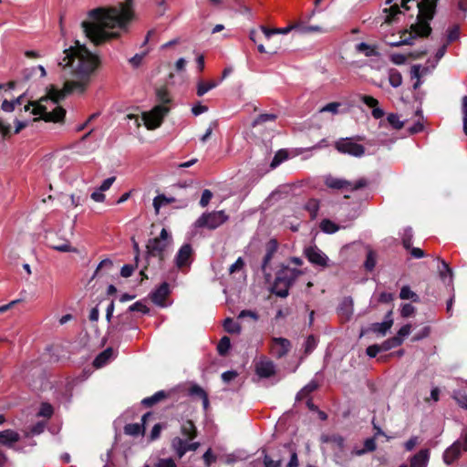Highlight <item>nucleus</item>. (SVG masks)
I'll list each match as a JSON object with an SVG mask.
<instances>
[{
  "mask_svg": "<svg viewBox=\"0 0 467 467\" xmlns=\"http://www.w3.org/2000/svg\"><path fill=\"white\" fill-rule=\"evenodd\" d=\"M99 57L91 53L79 41L76 45L66 48L63 57L58 60L57 65L62 67L64 76H69L64 83L63 89L52 87L47 96L37 101L31 102L25 106L28 111L32 108L33 115H39L45 121L60 122L64 119L66 110L58 106V102L67 94L72 92L83 93L89 84L90 78L99 66Z\"/></svg>",
  "mask_w": 467,
  "mask_h": 467,
  "instance_id": "f257e3e1",
  "label": "nucleus"
},
{
  "mask_svg": "<svg viewBox=\"0 0 467 467\" xmlns=\"http://www.w3.org/2000/svg\"><path fill=\"white\" fill-rule=\"evenodd\" d=\"M133 18L132 0H115L110 7H98L88 12V19L81 23L86 36L99 45L119 36Z\"/></svg>",
  "mask_w": 467,
  "mask_h": 467,
  "instance_id": "f03ea898",
  "label": "nucleus"
},
{
  "mask_svg": "<svg viewBox=\"0 0 467 467\" xmlns=\"http://www.w3.org/2000/svg\"><path fill=\"white\" fill-rule=\"evenodd\" d=\"M171 244V235L165 228H162L158 237L151 238L148 241L146 245L147 258L157 257L161 263L163 262Z\"/></svg>",
  "mask_w": 467,
  "mask_h": 467,
  "instance_id": "7ed1b4c3",
  "label": "nucleus"
},
{
  "mask_svg": "<svg viewBox=\"0 0 467 467\" xmlns=\"http://www.w3.org/2000/svg\"><path fill=\"white\" fill-rule=\"evenodd\" d=\"M300 274L297 270L289 268L280 271L275 278L273 292L280 297H286L288 296L289 287L292 285L295 279Z\"/></svg>",
  "mask_w": 467,
  "mask_h": 467,
  "instance_id": "20e7f679",
  "label": "nucleus"
},
{
  "mask_svg": "<svg viewBox=\"0 0 467 467\" xmlns=\"http://www.w3.org/2000/svg\"><path fill=\"white\" fill-rule=\"evenodd\" d=\"M467 451V427L462 431L460 438L455 441L449 448L443 452V462L447 465L453 463L461 456L462 451Z\"/></svg>",
  "mask_w": 467,
  "mask_h": 467,
  "instance_id": "39448f33",
  "label": "nucleus"
},
{
  "mask_svg": "<svg viewBox=\"0 0 467 467\" xmlns=\"http://www.w3.org/2000/svg\"><path fill=\"white\" fill-rule=\"evenodd\" d=\"M228 220L224 211H215L202 213L194 223L197 228L214 230Z\"/></svg>",
  "mask_w": 467,
  "mask_h": 467,
  "instance_id": "423d86ee",
  "label": "nucleus"
},
{
  "mask_svg": "<svg viewBox=\"0 0 467 467\" xmlns=\"http://www.w3.org/2000/svg\"><path fill=\"white\" fill-rule=\"evenodd\" d=\"M168 106L157 105L151 110L142 114V119L148 130H155L161 126L163 118L169 112Z\"/></svg>",
  "mask_w": 467,
  "mask_h": 467,
  "instance_id": "0eeeda50",
  "label": "nucleus"
},
{
  "mask_svg": "<svg viewBox=\"0 0 467 467\" xmlns=\"http://www.w3.org/2000/svg\"><path fill=\"white\" fill-rule=\"evenodd\" d=\"M447 45L444 44L440 47L435 56V61L431 66L414 65L411 67L410 74L412 78H417V81L413 84V88L417 89L420 88L421 82L420 77L429 74L437 65L439 60L445 55Z\"/></svg>",
  "mask_w": 467,
  "mask_h": 467,
  "instance_id": "6e6552de",
  "label": "nucleus"
},
{
  "mask_svg": "<svg viewBox=\"0 0 467 467\" xmlns=\"http://www.w3.org/2000/svg\"><path fill=\"white\" fill-rule=\"evenodd\" d=\"M326 185L332 189H346L349 191H356L364 188L367 185L366 179H359L356 182H349L344 179L327 176L325 180Z\"/></svg>",
  "mask_w": 467,
  "mask_h": 467,
  "instance_id": "1a4fd4ad",
  "label": "nucleus"
},
{
  "mask_svg": "<svg viewBox=\"0 0 467 467\" xmlns=\"http://www.w3.org/2000/svg\"><path fill=\"white\" fill-rule=\"evenodd\" d=\"M336 149L343 154H349L354 157H361L365 153V148L349 138L340 139L335 143Z\"/></svg>",
  "mask_w": 467,
  "mask_h": 467,
  "instance_id": "9d476101",
  "label": "nucleus"
},
{
  "mask_svg": "<svg viewBox=\"0 0 467 467\" xmlns=\"http://www.w3.org/2000/svg\"><path fill=\"white\" fill-rule=\"evenodd\" d=\"M304 254L312 265L323 268L328 266L329 258L317 246L306 247Z\"/></svg>",
  "mask_w": 467,
  "mask_h": 467,
  "instance_id": "9b49d317",
  "label": "nucleus"
},
{
  "mask_svg": "<svg viewBox=\"0 0 467 467\" xmlns=\"http://www.w3.org/2000/svg\"><path fill=\"white\" fill-rule=\"evenodd\" d=\"M291 348L290 341L283 337H274L271 343V353L275 358L285 356Z\"/></svg>",
  "mask_w": 467,
  "mask_h": 467,
  "instance_id": "f8f14e48",
  "label": "nucleus"
},
{
  "mask_svg": "<svg viewBox=\"0 0 467 467\" xmlns=\"http://www.w3.org/2000/svg\"><path fill=\"white\" fill-rule=\"evenodd\" d=\"M192 249L191 244H183L175 256V264L178 268L188 266L191 264Z\"/></svg>",
  "mask_w": 467,
  "mask_h": 467,
  "instance_id": "ddd939ff",
  "label": "nucleus"
},
{
  "mask_svg": "<svg viewBox=\"0 0 467 467\" xmlns=\"http://www.w3.org/2000/svg\"><path fill=\"white\" fill-rule=\"evenodd\" d=\"M170 294L169 285L164 282L157 289L151 292L150 298L154 304L161 307L166 306L165 299Z\"/></svg>",
  "mask_w": 467,
  "mask_h": 467,
  "instance_id": "4468645a",
  "label": "nucleus"
},
{
  "mask_svg": "<svg viewBox=\"0 0 467 467\" xmlns=\"http://www.w3.org/2000/svg\"><path fill=\"white\" fill-rule=\"evenodd\" d=\"M54 238L55 236H49L47 239V245L49 248L62 253L77 252V249L72 247L67 240L62 239L59 242H56Z\"/></svg>",
  "mask_w": 467,
  "mask_h": 467,
  "instance_id": "2eb2a0df",
  "label": "nucleus"
},
{
  "mask_svg": "<svg viewBox=\"0 0 467 467\" xmlns=\"http://www.w3.org/2000/svg\"><path fill=\"white\" fill-rule=\"evenodd\" d=\"M359 99L367 106L373 109H372L373 118H375L376 119H379L384 116L385 112L382 109L378 107L379 101L376 99H374L371 96H368V95H360Z\"/></svg>",
  "mask_w": 467,
  "mask_h": 467,
  "instance_id": "dca6fc26",
  "label": "nucleus"
},
{
  "mask_svg": "<svg viewBox=\"0 0 467 467\" xmlns=\"http://www.w3.org/2000/svg\"><path fill=\"white\" fill-rule=\"evenodd\" d=\"M150 413H146L142 416V419H141V421H142V424H140V423H130V424H127L125 427H124V432L125 434L127 435H130V436H138L140 434H143L144 433V430H145V427H144V424L148 419V417H150Z\"/></svg>",
  "mask_w": 467,
  "mask_h": 467,
  "instance_id": "f3484780",
  "label": "nucleus"
},
{
  "mask_svg": "<svg viewBox=\"0 0 467 467\" xmlns=\"http://www.w3.org/2000/svg\"><path fill=\"white\" fill-rule=\"evenodd\" d=\"M256 373L261 378H269L275 374V365L270 360H261L256 364Z\"/></svg>",
  "mask_w": 467,
  "mask_h": 467,
  "instance_id": "a211bd4d",
  "label": "nucleus"
},
{
  "mask_svg": "<svg viewBox=\"0 0 467 467\" xmlns=\"http://www.w3.org/2000/svg\"><path fill=\"white\" fill-rule=\"evenodd\" d=\"M430 459L428 449L420 450L410 459V467H427Z\"/></svg>",
  "mask_w": 467,
  "mask_h": 467,
  "instance_id": "6ab92c4d",
  "label": "nucleus"
},
{
  "mask_svg": "<svg viewBox=\"0 0 467 467\" xmlns=\"http://www.w3.org/2000/svg\"><path fill=\"white\" fill-rule=\"evenodd\" d=\"M20 439L19 434L12 430L0 431V443L6 447H13Z\"/></svg>",
  "mask_w": 467,
  "mask_h": 467,
  "instance_id": "aec40b11",
  "label": "nucleus"
},
{
  "mask_svg": "<svg viewBox=\"0 0 467 467\" xmlns=\"http://www.w3.org/2000/svg\"><path fill=\"white\" fill-rule=\"evenodd\" d=\"M441 266L439 267V275L441 279L447 285H451L453 281V273L452 269L449 266V265L444 261H441Z\"/></svg>",
  "mask_w": 467,
  "mask_h": 467,
  "instance_id": "412c9836",
  "label": "nucleus"
},
{
  "mask_svg": "<svg viewBox=\"0 0 467 467\" xmlns=\"http://www.w3.org/2000/svg\"><path fill=\"white\" fill-rule=\"evenodd\" d=\"M320 440H321V441L323 443H329V444H331L332 448L334 450L338 449L339 451H341L343 449V447H344V439L340 435H336V434L328 435V434H325V435L321 436Z\"/></svg>",
  "mask_w": 467,
  "mask_h": 467,
  "instance_id": "4be33fe9",
  "label": "nucleus"
},
{
  "mask_svg": "<svg viewBox=\"0 0 467 467\" xmlns=\"http://www.w3.org/2000/svg\"><path fill=\"white\" fill-rule=\"evenodd\" d=\"M219 84H220V81H217V80H209V81L199 80L197 82L196 94L198 97H202L208 91L215 88Z\"/></svg>",
  "mask_w": 467,
  "mask_h": 467,
  "instance_id": "5701e85b",
  "label": "nucleus"
},
{
  "mask_svg": "<svg viewBox=\"0 0 467 467\" xmlns=\"http://www.w3.org/2000/svg\"><path fill=\"white\" fill-rule=\"evenodd\" d=\"M171 447L181 459L188 451V441L180 437H175L171 441Z\"/></svg>",
  "mask_w": 467,
  "mask_h": 467,
  "instance_id": "b1692460",
  "label": "nucleus"
},
{
  "mask_svg": "<svg viewBox=\"0 0 467 467\" xmlns=\"http://www.w3.org/2000/svg\"><path fill=\"white\" fill-rule=\"evenodd\" d=\"M276 249H277V243H276V241L275 240H271L269 242V244H268L267 252L265 254L264 260H263V263H262V271L265 275H267L266 274L267 265L270 263V261L272 260V257H273L274 254L275 253Z\"/></svg>",
  "mask_w": 467,
  "mask_h": 467,
  "instance_id": "393cba45",
  "label": "nucleus"
},
{
  "mask_svg": "<svg viewBox=\"0 0 467 467\" xmlns=\"http://www.w3.org/2000/svg\"><path fill=\"white\" fill-rule=\"evenodd\" d=\"M113 358V349L109 348L102 351L95 359L94 366L96 368H101L108 363Z\"/></svg>",
  "mask_w": 467,
  "mask_h": 467,
  "instance_id": "a878e982",
  "label": "nucleus"
},
{
  "mask_svg": "<svg viewBox=\"0 0 467 467\" xmlns=\"http://www.w3.org/2000/svg\"><path fill=\"white\" fill-rule=\"evenodd\" d=\"M393 324V320L391 318H388L380 323H374L372 325V331L381 336H385L388 330L390 329Z\"/></svg>",
  "mask_w": 467,
  "mask_h": 467,
  "instance_id": "bb28decb",
  "label": "nucleus"
},
{
  "mask_svg": "<svg viewBox=\"0 0 467 467\" xmlns=\"http://www.w3.org/2000/svg\"><path fill=\"white\" fill-rule=\"evenodd\" d=\"M181 431H182V434L183 436L189 438L190 440L194 439L197 434L196 428H195L194 424L192 423V421H191V420L184 422L182 425Z\"/></svg>",
  "mask_w": 467,
  "mask_h": 467,
  "instance_id": "cd10ccee",
  "label": "nucleus"
},
{
  "mask_svg": "<svg viewBox=\"0 0 467 467\" xmlns=\"http://www.w3.org/2000/svg\"><path fill=\"white\" fill-rule=\"evenodd\" d=\"M402 342L403 338H400V337H393L385 340L382 344H380V347L382 351H388L391 348L400 346Z\"/></svg>",
  "mask_w": 467,
  "mask_h": 467,
  "instance_id": "c85d7f7f",
  "label": "nucleus"
},
{
  "mask_svg": "<svg viewBox=\"0 0 467 467\" xmlns=\"http://www.w3.org/2000/svg\"><path fill=\"white\" fill-rule=\"evenodd\" d=\"M172 202H174V198H168L164 194L156 196L153 200V206L156 213H159L161 207L171 203Z\"/></svg>",
  "mask_w": 467,
  "mask_h": 467,
  "instance_id": "c756f323",
  "label": "nucleus"
},
{
  "mask_svg": "<svg viewBox=\"0 0 467 467\" xmlns=\"http://www.w3.org/2000/svg\"><path fill=\"white\" fill-rule=\"evenodd\" d=\"M223 328L225 331L231 334H239L241 332V326L239 323L234 321L232 318L228 317L223 322Z\"/></svg>",
  "mask_w": 467,
  "mask_h": 467,
  "instance_id": "7c9ffc66",
  "label": "nucleus"
},
{
  "mask_svg": "<svg viewBox=\"0 0 467 467\" xmlns=\"http://www.w3.org/2000/svg\"><path fill=\"white\" fill-rule=\"evenodd\" d=\"M400 297L403 300L410 299L413 302L419 301L418 295L416 293H414L413 291H411V289L408 285H404L401 287L400 292Z\"/></svg>",
  "mask_w": 467,
  "mask_h": 467,
  "instance_id": "2f4dec72",
  "label": "nucleus"
},
{
  "mask_svg": "<svg viewBox=\"0 0 467 467\" xmlns=\"http://www.w3.org/2000/svg\"><path fill=\"white\" fill-rule=\"evenodd\" d=\"M376 450V441L373 438H368L364 441V448L361 450H356L353 451L355 455H362L366 452L373 451Z\"/></svg>",
  "mask_w": 467,
  "mask_h": 467,
  "instance_id": "473e14b6",
  "label": "nucleus"
},
{
  "mask_svg": "<svg viewBox=\"0 0 467 467\" xmlns=\"http://www.w3.org/2000/svg\"><path fill=\"white\" fill-rule=\"evenodd\" d=\"M389 81L393 88H398L402 83V77L399 70L392 68L389 71Z\"/></svg>",
  "mask_w": 467,
  "mask_h": 467,
  "instance_id": "72a5a7b5",
  "label": "nucleus"
},
{
  "mask_svg": "<svg viewBox=\"0 0 467 467\" xmlns=\"http://www.w3.org/2000/svg\"><path fill=\"white\" fill-rule=\"evenodd\" d=\"M356 48L358 52L363 53L366 57H373L378 55V52L374 47H371L364 42L358 44Z\"/></svg>",
  "mask_w": 467,
  "mask_h": 467,
  "instance_id": "f704fd0d",
  "label": "nucleus"
},
{
  "mask_svg": "<svg viewBox=\"0 0 467 467\" xmlns=\"http://www.w3.org/2000/svg\"><path fill=\"white\" fill-rule=\"evenodd\" d=\"M165 397L164 391H158L151 397H148L142 400L141 403L146 407H150L154 405L155 403L159 402Z\"/></svg>",
  "mask_w": 467,
  "mask_h": 467,
  "instance_id": "c9c22d12",
  "label": "nucleus"
},
{
  "mask_svg": "<svg viewBox=\"0 0 467 467\" xmlns=\"http://www.w3.org/2000/svg\"><path fill=\"white\" fill-rule=\"evenodd\" d=\"M320 228L324 233L334 234L339 227L332 221L325 219L320 223Z\"/></svg>",
  "mask_w": 467,
  "mask_h": 467,
  "instance_id": "e433bc0d",
  "label": "nucleus"
},
{
  "mask_svg": "<svg viewBox=\"0 0 467 467\" xmlns=\"http://www.w3.org/2000/svg\"><path fill=\"white\" fill-rule=\"evenodd\" d=\"M230 347H231L230 338L228 337H223L219 341V344L217 346V350L220 355L223 356L228 352Z\"/></svg>",
  "mask_w": 467,
  "mask_h": 467,
  "instance_id": "4c0bfd02",
  "label": "nucleus"
},
{
  "mask_svg": "<svg viewBox=\"0 0 467 467\" xmlns=\"http://www.w3.org/2000/svg\"><path fill=\"white\" fill-rule=\"evenodd\" d=\"M317 384L315 382H310L306 386H305L296 395L297 400H301L310 394L312 391L317 389Z\"/></svg>",
  "mask_w": 467,
  "mask_h": 467,
  "instance_id": "58836bf2",
  "label": "nucleus"
},
{
  "mask_svg": "<svg viewBox=\"0 0 467 467\" xmlns=\"http://www.w3.org/2000/svg\"><path fill=\"white\" fill-rule=\"evenodd\" d=\"M376 265V254L372 250H368L364 266L368 271H372Z\"/></svg>",
  "mask_w": 467,
  "mask_h": 467,
  "instance_id": "ea45409f",
  "label": "nucleus"
},
{
  "mask_svg": "<svg viewBox=\"0 0 467 467\" xmlns=\"http://www.w3.org/2000/svg\"><path fill=\"white\" fill-rule=\"evenodd\" d=\"M387 120L396 130L401 129L404 125L403 121L400 119V117L394 113L389 114Z\"/></svg>",
  "mask_w": 467,
  "mask_h": 467,
  "instance_id": "a19ab883",
  "label": "nucleus"
},
{
  "mask_svg": "<svg viewBox=\"0 0 467 467\" xmlns=\"http://www.w3.org/2000/svg\"><path fill=\"white\" fill-rule=\"evenodd\" d=\"M276 116L275 114H261L254 121L253 127L262 124L266 121L275 120Z\"/></svg>",
  "mask_w": 467,
  "mask_h": 467,
  "instance_id": "79ce46f5",
  "label": "nucleus"
},
{
  "mask_svg": "<svg viewBox=\"0 0 467 467\" xmlns=\"http://www.w3.org/2000/svg\"><path fill=\"white\" fill-rule=\"evenodd\" d=\"M453 398L462 408L467 410V395L465 393L462 391H455Z\"/></svg>",
  "mask_w": 467,
  "mask_h": 467,
  "instance_id": "37998d69",
  "label": "nucleus"
},
{
  "mask_svg": "<svg viewBox=\"0 0 467 467\" xmlns=\"http://www.w3.org/2000/svg\"><path fill=\"white\" fill-rule=\"evenodd\" d=\"M287 158V153L285 150H279L274 157L271 167L275 168L277 167L281 162H283Z\"/></svg>",
  "mask_w": 467,
  "mask_h": 467,
  "instance_id": "c03bdc74",
  "label": "nucleus"
},
{
  "mask_svg": "<svg viewBox=\"0 0 467 467\" xmlns=\"http://www.w3.org/2000/svg\"><path fill=\"white\" fill-rule=\"evenodd\" d=\"M157 99L158 101L160 102L159 105L167 106V104L171 101L168 92L162 88L157 90Z\"/></svg>",
  "mask_w": 467,
  "mask_h": 467,
  "instance_id": "a18cd8bd",
  "label": "nucleus"
},
{
  "mask_svg": "<svg viewBox=\"0 0 467 467\" xmlns=\"http://www.w3.org/2000/svg\"><path fill=\"white\" fill-rule=\"evenodd\" d=\"M460 36V27L458 26H453L448 30L447 34V41L448 43L456 41Z\"/></svg>",
  "mask_w": 467,
  "mask_h": 467,
  "instance_id": "49530a36",
  "label": "nucleus"
},
{
  "mask_svg": "<svg viewBox=\"0 0 467 467\" xmlns=\"http://www.w3.org/2000/svg\"><path fill=\"white\" fill-rule=\"evenodd\" d=\"M411 239H412V230L411 228H407L404 230V234L402 237L403 246L406 249H410L411 246Z\"/></svg>",
  "mask_w": 467,
  "mask_h": 467,
  "instance_id": "de8ad7c7",
  "label": "nucleus"
},
{
  "mask_svg": "<svg viewBox=\"0 0 467 467\" xmlns=\"http://www.w3.org/2000/svg\"><path fill=\"white\" fill-rule=\"evenodd\" d=\"M129 310L130 311H138V312H141L143 314H147L149 313V308L147 307V306H145L143 303H141L140 301H137L135 302L134 304H132L130 307H129Z\"/></svg>",
  "mask_w": 467,
  "mask_h": 467,
  "instance_id": "09e8293b",
  "label": "nucleus"
},
{
  "mask_svg": "<svg viewBox=\"0 0 467 467\" xmlns=\"http://www.w3.org/2000/svg\"><path fill=\"white\" fill-rule=\"evenodd\" d=\"M340 103L338 102H331L324 106L320 109V112H331L332 114H337L338 112V108Z\"/></svg>",
  "mask_w": 467,
  "mask_h": 467,
  "instance_id": "8fccbe9b",
  "label": "nucleus"
},
{
  "mask_svg": "<svg viewBox=\"0 0 467 467\" xmlns=\"http://www.w3.org/2000/svg\"><path fill=\"white\" fill-rule=\"evenodd\" d=\"M155 467H177V464L171 458H161L155 463Z\"/></svg>",
  "mask_w": 467,
  "mask_h": 467,
  "instance_id": "3c124183",
  "label": "nucleus"
},
{
  "mask_svg": "<svg viewBox=\"0 0 467 467\" xmlns=\"http://www.w3.org/2000/svg\"><path fill=\"white\" fill-rule=\"evenodd\" d=\"M213 198V192L210 190H204L202 193V197L200 200V205L202 207H206Z\"/></svg>",
  "mask_w": 467,
  "mask_h": 467,
  "instance_id": "603ef678",
  "label": "nucleus"
},
{
  "mask_svg": "<svg viewBox=\"0 0 467 467\" xmlns=\"http://www.w3.org/2000/svg\"><path fill=\"white\" fill-rule=\"evenodd\" d=\"M148 52H149V50H146L140 54H136L134 57H132L130 59V63L135 67H139L140 65L141 61L143 60L144 57L148 54Z\"/></svg>",
  "mask_w": 467,
  "mask_h": 467,
  "instance_id": "864d4df0",
  "label": "nucleus"
},
{
  "mask_svg": "<svg viewBox=\"0 0 467 467\" xmlns=\"http://www.w3.org/2000/svg\"><path fill=\"white\" fill-rule=\"evenodd\" d=\"M317 346V339L314 336L307 337L305 343V351L310 353Z\"/></svg>",
  "mask_w": 467,
  "mask_h": 467,
  "instance_id": "5fc2aeb1",
  "label": "nucleus"
},
{
  "mask_svg": "<svg viewBox=\"0 0 467 467\" xmlns=\"http://www.w3.org/2000/svg\"><path fill=\"white\" fill-rule=\"evenodd\" d=\"M381 351H382V349H381L380 345H377V344L371 345V346L368 347L366 349L367 355L369 358H375Z\"/></svg>",
  "mask_w": 467,
  "mask_h": 467,
  "instance_id": "6e6d98bb",
  "label": "nucleus"
},
{
  "mask_svg": "<svg viewBox=\"0 0 467 467\" xmlns=\"http://www.w3.org/2000/svg\"><path fill=\"white\" fill-rule=\"evenodd\" d=\"M414 312H415V307L410 304H404L400 310V314L403 317H409Z\"/></svg>",
  "mask_w": 467,
  "mask_h": 467,
  "instance_id": "4d7b16f0",
  "label": "nucleus"
},
{
  "mask_svg": "<svg viewBox=\"0 0 467 467\" xmlns=\"http://www.w3.org/2000/svg\"><path fill=\"white\" fill-rule=\"evenodd\" d=\"M53 413L52 406L47 403H43L38 415L43 417H50Z\"/></svg>",
  "mask_w": 467,
  "mask_h": 467,
  "instance_id": "13d9d810",
  "label": "nucleus"
},
{
  "mask_svg": "<svg viewBox=\"0 0 467 467\" xmlns=\"http://www.w3.org/2000/svg\"><path fill=\"white\" fill-rule=\"evenodd\" d=\"M244 265V262L242 257H239L230 267L229 273L234 274L236 271L241 270Z\"/></svg>",
  "mask_w": 467,
  "mask_h": 467,
  "instance_id": "bf43d9fd",
  "label": "nucleus"
},
{
  "mask_svg": "<svg viewBox=\"0 0 467 467\" xmlns=\"http://www.w3.org/2000/svg\"><path fill=\"white\" fill-rule=\"evenodd\" d=\"M161 429H162V426L160 423H157L153 426V428L150 431V441H155L160 437Z\"/></svg>",
  "mask_w": 467,
  "mask_h": 467,
  "instance_id": "052dcab7",
  "label": "nucleus"
},
{
  "mask_svg": "<svg viewBox=\"0 0 467 467\" xmlns=\"http://www.w3.org/2000/svg\"><path fill=\"white\" fill-rule=\"evenodd\" d=\"M115 180H116V178L114 176L107 178L106 180H104L103 182L100 184V186L99 188V191L100 192L108 191L111 187V185L113 184Z\"/></svg>",
  "mask_w": 467,
  "mask_h": 467,
  "instance_id": "680f3d73",
  "label": "nucleus"
},
{
  "mask_svg": "<svg viewBox=\"0 0 467 467\" xmlns=\"http://www.w3.org/2000/svg\"><path fill=\"white\" fill-rule=\"evenodd\" d=\"M264 464L265 467H280L281 461H274L267 454H265Z\"/></svg>",
  "mask_w": 467,
  "mask_h": 467,
  "instance_id": "e2e57ef3",
  "label": "nucleus"
},
{
  "mask_svg": "<svg viewBox=\"0 0 467 467\" xmlns=\"http://www.w3.org/2000/svg\"><path fill=\"white\" fill-rule=\"evenodd\" d=\"M419 443V438L417 436H412L410 440H408L404 446L406 451H412L415 446Z\"/></svg>",
  "mask_w": 467,
  "mask_h": 467,
  "instance_id": "0e129e2a",
  "label": "nucleus"
},
{
  "mask_svg": "<svg viewBox=\"0 0 467 467\" xmlns=\"http://www.w3.org/2000/svg\"><path fill=\"white\" fill-rule=\"evenodd\" d=\"M306 209L310 212L311 215L315 217L317 215V213L318 211V203L316 200H311L306 204Z\"/></svg>",
  "mask_w": 467,
  "mask_h": 467,
  "instance_id": "69168bd1",
  "label": "nucleus"
},
{
  "mask_svg": "<svg viewBox=\"0 0 467 467\" xmlns=\"http://www.w3.org/2000/svg\"><path fill=\"white\" fill-rule=\"evenodd\" d=\"M190 394L192 396H198V397H202L206 394V392L204 391V389L202 388H201L200 386L198 385H193L192 387H191L190 389Z\"/></svg>",
  "mask_w": 467,
  "mask_h": 467,
  "instance_id": "338daca9",
  "label": "nucleus"
},
{
  "mask_svg": "<svg viewBox=\"0 0 467 467\" xmlns=\"http://www.w3.org/2000/svg\"><path fill=\"white\" fill-rule=\"evenodd\" d=\"M134 272V267L130 265H124L122 267H121V270H120V275L123 276V277H130L132 275Z\"/></svg>",
  "mask_w": 467,
  "mask_h": 467,
  "instance_id": "774afa93",
  "label": "nucleus"
}]
</instances>
